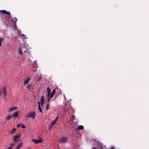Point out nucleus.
<instances>
[{"label": "nucleus", "mask_w": 149, "mask_h": 149, "mask_svg": "<svg viewBox=\"0 0 149 149\" xmlns=\"http://www.w3.org/2000/svg\"><path fill=\"white\" fill-rule=\"evenodd\" d=\"M18 53L22 55L25 53H28L29 50L26 47H24V44H21V47L19 49Z\"/></svg>", "instance_id": "1"}, {"label": "nucleus", "mask_w": 149, "mask_h": 149, "mask_svg": "<svg viewBox=\"0 0 149 149\" xmlns=\"http://www.w3.org/2000/svg\"><path fill=\"white\" fill-rule=\"evenodd\" d=\"M36 116V113L35 111H31L28 113L26 115V116L29 118H31L33 119H35V117Z\"/></svg>", "instance_id": "2"}, {"label": "nucleus", "mask_w": 149, "mask_h": 149, "mask_svg": "<svg viewBox=\"0 0 149 149\" xmlns=\"http://www.w3.org/2000/svg\"><path fill=\"white\" fill-rule=\"evenodd\" d=\"M31 141L33 142L36 144L42 143V140L41 139H40V140L32 139Z\"/></svg>", "instance_id": "3"}, {"label": "nucleus", "mask_w": 149, "mask_h": 149, "mask_svg": "<svg viewBox=\"0 0 149 149\" xmlns=\"http://www.w3.org/2000/svg\"><path fill=\"white\" fill-rule=\"evenodd\" d=\"M0 12H2L4 14L8 15V19H10V13L9 12H7L5 10H0Z\"/></svg>", "instance_id": "4"}, {"label": "nucleus", "mask_w": 149, "mask_h": 149, "mask_svg": "<svg viewBox=\"0 0 149 149\" xmlns=\"http://www.w3.org/2000/svg\"><path fill=\"white\" fill-rule=\"evenodd\" d=\"M68 141V138L66 137L61 138L60 139V141L62 143H65Z\"/></svg>", "instance_id": "5"}, {"label": "nucleus", "mask_w": 149, "mask_h": 149, "mask_svg": "<svg viewBox=\"0 0 149 149\" xmlns=\"http://www.w3.org/2000/svg\"><path fill=\"white\" fill-rule=\"evenodd\" d=\"M97 148L93 147L92 149H103V147L100 144V143H97Z\"/></svg>", "instance_id": "6"}, {"label": "nucleus", "mask_w": 149, "mask_h": 149, "mask_svg": "<svg viewBox=\"0 0 149 149\" xmlns=\"http://www.w3.org/2000/svg\"><path fill=\"white\" fill-rule=\"evenodd\" d=\"M31 78V77H27V78L24 79V85H26L29 83V81Z\"/></svg>", "instance_id": "7"}, {"label": "nucleus", "mask_w": 149, "mask_h": 149, "mask_svg": "<svg viewBox=\"0 0 149 149\" xmlns=\"http://www.w3.org/2000/svg\"><path fill=\"white\" fill-rule=\"evenodd\" d=\"M17 107H11L8 108V112H12L14 110L17 109Z\"/></svg>", "instance_id": "8"}, {"label": "nucleus", "mask_w": 149, "mask_h": 149, "mask_svg": "<svg viewBox=\"0 0 149 149\" xmlns=\"http://www.w3.org/2000/svg\"><path fill=\"white\" fill-rule=\"evenodd\" d=\"M2 93L3 94V97H6V87H4L3 88L2 91Z\"/></svg>", "instance_id": "9"}, {"label": "nucleus", "mask_w": 149, "mask_h": 149, "mask_svg": "<svg viewBox=\"0 0 149 149\" xmlns=\"http://www.w3.org/2000/svg\"><path fill=\"white\" fill-rule=\"evenodd\" d=\"M40 102L41 104V106L42 107H43V105L44 103V99L43 96H42L40 98Z\"/></svg>", "instance_id": "10"}, {"label": "nucleus", "mask_w": 149, "mask_h": 149, "mask_svg": "<svg viewBox=\"0 0 149 149\" xmlns=\"http://www.w3.org/2000/svg\"><path fill=\"white\" fill-rule=\"evenodd\" d=\"M19 138V136H13V142H15L16 141H18V139Z\"/></svg>", "instance_id": "11"}, {"label": "nucleus", "mask_w": 149, "mask_h": 149, "mask_svg": "<svg viewBox=\"0 0 149 149\" xmlns=\"http://www.w3.org/2000/svg\"><path fill=\"white\" fill-rule=\"evenodd\" d=\"M55 92H56V90L55 89H54L53 90L52 92V93L50 96V97L51 98H52L53 97L54 95L55 94Z\"/></svg>", "instance_id": "12"}, {"label": "nucleus", "mask_w": 149, "mask_h": 149, "mask_svg": "<svg viewBox=\"0 0 149 149\" xmlns=\"http://www.w3.org/2000/svg\"><path fill=\"white\" fill-rule=\"evenodd\" d=\"M56 123L54 121H52L49 124V127L50 128H51L54 124Z\"/></svg>", "instance_id": "13"}, {"label": "nucleus", "mask_w": 149, "mask_h": 149, "mask_svg": "<svg viewBox=\"0 0 149 149\" xmlns=\"http://www.w3.org/2000/svg\"><path fill=\"white\" fill-rule=\"evenodd\" d=\"M18 112L17 111L13 113V117L14 118H17L18 116Z\"/></svg>", "instance_id": "14"}, {"label": "nucleus", "mask_w": 149, "mask_h": 149, "mask_svg": "<svg viewBox=\"0 0 149 149\" xmlns=\"http://www.w3.org/2000/svg\"><path fill=\"white\" fill-rule=\"evenodd\" d=\"M47 95L48 96H49L51 93V90L50 88H47Z\"/></svg>", "instance_id": "15"}, {"label": "nucleus", "mask_w": 149, "mask_h": 149, "mask_svg": "<svg viewBox=\"0 0 149 149\" xmlns=\"http://www.w3.org/2000/svg\"><path fill=\"white\" fill-rule=\"evenodd\" d=\"M32 86V85L31 84H29L27 86L28 89L30 90V89L31 88Z\"/></svg>", "instance_id": "16"}, {"label": "nucleus", "mask_w": 149, "mask_h": 149, "mask_svg": "<svg viewBox=\"0 0 149 149\" xmlns=\"http://www.w3.org/2000/svg\"><path fill=\"white\" fill-rule=\"evenodd\" d=\"M3 38H0V47L1 46L2 42L3 41Z\"/></svg>", "instance_id": "17"}, {"label": "nucleus", "mask_w": 149, "mask_h": 149, "mask_svg": "<svg viewBox=\"0 0 149 149\" xmlns=\"http://www.w3.org/2000/svg\"><path fill=\"white\" fill-rule=\"evenodd\" d=\"M78 128L79 130H83L84 129V126L82 125H80L78 126Z\"/></svg>", "instance_id": "18"}, {"label": "nucleus", "mask_w": 149, "mask_h": 149, "mask_svg": "<svg viewBox=\"0 0 149 149\" xmlns=\"http://www.w3.org/2000/svg\"><path fill=\"white\" fill-rule=\"evenodd\" d=\"M22 146V144L21 143L15 149H19Z\"/></svg>", "instance_id": "19"}, {"label": "nucleus", "mask_w": 149, "mask_h": 149, "mask_svg": "<svg viewBox=\"0 0 149 149\" xmlns=\"http://www.w3.org/2000/svg\"><path fill=\"white\" fill-rule=\"evenodd\" d=\"M14 143H12L9 146L7 149H11L12 147L14 145Z\"/></svg>", "instance_id": "20"}, {"label": "nucleus", "mask_w": 149, "mask_h": 149, "mask_svg": "<svg viewBox=\"0 0 149 149\" xmlns=\"http://www.w3.org/2000/svg\"><path fill=\"white\" fill-rule=\"evenodd\" d=\"M11 118V116L10 115L8 116H6V120H8Z\"/></svg>", "instance_id": "21"}, {"label": "nucleus", "mask_w": 149, "mask_h": 149, "mask_svg": "<svg viewBox=\"0 0 149 149\" xmlns=\"http://www.w3.org/2000/svg\"><path fill=\"white\" fill-rule=\"evenodd\" d=\"M58 116H57L56 117L55 120H54L53 121H54L56 123L57 120L58 119Z\"/></svg>", "instance_id": "22"}, {"label": "nucleus", "mask_w": 149, "mask_h": 149, "mask_svg": "<svg viewBox=\"0 0 149 149\" xmlns=\"http://www.w3.org/2000/svg\"><path fill=\"white\" fill-rule=\"evenodd\" d=\"M49 109V104H47L46 107V109L47 110H48Z\"/></svg>", "instance_id": "23"}, {"label": "nucleus", "mask_w": 149, "mask_h": 149, "mask_svg": "<svg viewBox=\"0 0 149 149\" xmlns=\"http://www.w3.org/2000/svg\"><path fill=\"white\" fill-rule=\"evenodd\" d=\"M38 109L40 112H42V110L40 106H38Z\"/></svg>", "instance_id": "24"}, {"label": "nucleus", "mask_w": 149, "mask_h": 149, "mask_svg": "<svg viewBox=\"0 0 149 149\" xmlns=\"http://www.w3.org/2000/svg\"><path fill=\"white\" fill-rule=\"evenodd\" d=\"M15 128H13L12 129V133H14L15 132Z\"/></svg>", "instance_id": "25"}, {"label": "nucleus", "mask_w": 149, "mask_h": 149, "mask_svg": "<svg viewBox=\"0 0 149 149\" xmlns=\"http://www.w3.org/2000/svg\"><path fill=\"white\" fill-rule=\"evenodd\" d=\"M21 125H22V128H25V126L24 125H23L22 124Z\"/></svg>", "instance_id": "26"}, {"label": "nucleus", "mask_w": 149, "mask_h": 149, "mask_svg": "<svg viewBox=\"0 0 149 149\" xmlns=\"http://www.w3.org/2000/svg\"><path fill=\"white\" fill-rule=\"evenodd\" d=\"M34 64L36 65V60H35L34 61Z\"/></svg>", "instance_id": "27"}, {"label": "nucleus", "mask_w": 149, "mask_h": 149, "mask_svg": "<svg viewBox=\"0 0 149 149\" xmlns=\"http://www.w3.org/2000/svg\"><path fill=\"white\" fill-rule=\"evenodd\" d=\"M38 106H40V102H38Z\"/></svg>", "instance_id": "28"}, {"label": "nucleus", "mask_w": 149, "mask_h": 149, "mask_svg": "<svg viewBox=\"0 0 149 149\" xmlns=\"http://www.w3.org/2000/svg\"><path fill=\"white\" fill-rule=\"evenodd\" d=\"M21 125H22V124H18L17 125V126L18 127H20V126Z\"/></svg>", "instance_id": "29"}, {"label": "nucleus", "mask_w": 149, "mask_h": 149, "mask_svg": "<svg viewBox=\"0 0 149 149\" xmlns=\"http://www.w3.org/2000/svg\"><path fill=\"white\" fill-rule=\"evenodd\" d=\"M109 149H114V148H113V147H112V148H109Z\"/></svg>", "instance_id": "30"}, {"label": "nucleus", "mask_w": 149, "mask_h": 149, "mask_svg": "<svg viewBox=\"0 0 149 149\" xmlns=\"http://www.w3.org/2000/svg\"><path fill=\"white\" fill-rule=\"evenodd\" d=\"M14 19H15V21L17 20V19L16 18H15H15Z\"/></svg>", "instance_id": "31"}, {"label": "nucleus", "mask_w": 149, "mask_h": 149, "mask_svg": "<svg viewBox=\"0 0 149 149\" xmlns=\"http://www.w3.org/2000/svg\"><path fill=\"white\" fill-rule=\"evenodd\" d=\"M48 100H49V96H48Z\"/></svg>", "instance_id": "32"}, {"label": "nucleus", "mask_w": 149, "mask_h": 149, "mask_svg": "<svg viewBox=\"0 0 149 149\" xmlns=\"http://www.w3.org/2000/svg\"><path fill=\"white\" fill-rule=\"evenodd\" d=\"M22 36L23 37H24V34H23L22 35Z\"/></svg>", "instance_id": "33"}, {"label": "nucleus", "mask_w": 149, "mask_h": 149, "mask_svg": "<svg viewBox=\"0 0 149 149\" xmlns=\"http://www.w3.org/2000/svg\"><path fill=\"white\" fill-rule=\"evenodd\" d=\"M1 15H3V14H1Z\"/></svg>", "instance_id": "34"}, {"label": "nucleus", "mask_w": 149, "mask_h": 149, "mask_svg": "<svg viewBox=\"0 0 149 149\" xmlns=\"http://www.w3.org/2000/svg\"><path fill=\"white\" fill-rule=\"evenodd\" d=\"M74 117V116H72V117Z\"/></svg>", "instance_id": "35"}]
</instances>
